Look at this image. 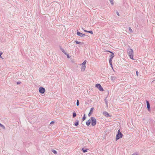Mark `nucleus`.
<instances>
[{"label":"nucleus","mask_w":155,"mask_h":155,"mask_svg":"<svg viewBox=\"0 0 155 155\" xmlns=\"http://www.w3.org/2000/svg\"><path fill=\"white\" fill-rule=\"evenodd\" d=\"M127 52L130 58L131 59L134 60L133 58L134 52L133 50L132 49L128 48L127 49Z\"/></svg>","instance_id":"nucleus-1"},{"label":"nucleus","mask_w":155,"mask_h":155,"mask_svg":"<svg viewBox=\"0 0 155 155\" xmlns=\"http://www.w3.org/2000/svg\"><path fill=\"white\" fill-rule=\"evenodd\" d=\"M123 134L121 132L120 130L119 129L118 130L117 133L116 134V137L115 138L116 141H117L119 139L122 138L123 137Z\"/></svg>","instance_id":"nucleus-2"},{"label":"nucleus","mask_w":155,"mask_h":155,"mask_svg":"<svg viewBox=\"0 0 155 155\" xmlns=\"http://www.w3.org/2000/svg\"><path fill=\"white\" fill-rule=\"evenodd\" d=\"M91 125L92 126H95L97 123V120L94 117H91Z\"/></svg>","instance_id":"nucleus-3"},{"label":"nucleus","mask_w":155,"mask_h":155,"mask_svg":"<svg viewBox=\"0 0 155 155\" xmlns=\"http://www.w3.org/2000/svg\"><path fill=\"white\" fill-rule=\"evenodd\" d=\"M95 87L98 88L99 90L101 91H104V90L103 88L101 86L100 84H96L95 85Z\"/></svg>","instance_id":"nucleus-4"},{"label":"nucleus","mask_w":155,"mask_h":155,"mask_svg":"<svg viewBox=\"0 0 155 155\" xmlns=\"http://www.w3.org/2000/svg\"><path fill=\"white\" fill-rule=\"evenodd\" d=\"M45 89L42 87H40L39 88V92L40 93L44 94L45 92Z\"/></svg>","instance_id":"nucleus-5"},{"label":"nucleus","mask_w":155,"mask_h":155,"mask_svg":"<svg viewBox=\"0 0 155 155\" xmlns=\"http://www.w3.org/2000/svg\"><path fill=\"white\" fill-rule=\"evenodd\" d=\"M146 102L147 104V110L149 111H150V104L149 101H146Z\"/></svg>","instance_id":"nucleus-6"},{"label":"nucleus","mask_w":155,"mask_h":155,"mask_svg":"<svg viewBox=\"0 0 155 155\" xmlns=\"http://www.w3.org/2000/svg\"><path fill=\"white\" fill-rule=\"evenodd\" d=\"M77 35L78 36H80L81 37H84L86 35L85 34H83L77 30Z\"/></svg>","instance_id":"nucleus-7"},{"label":"nucleus","mask_w":155,"mask_h":155,"mask_svg":"<svg viewBox=\"0 0 155 155\" xmlns=\"http://www.w3.org/2000/svg\"><path fill=\"white\" fill-rule=\"evenodd\" d=\"M110 53L111 54V55L110 56V58H109V60L112 61V59L114 57V54L112 52H110Z\"/></svg>","instance_id":"nucleus-8"},{"label":"nucleus","mask_w":155,"mask_h":155,"mask_svg":"<svg viewBox=\"0 0 155 155\" xmlns=\"http://www.w3.org/2000/svg\"><path fill=\"white\" fill-rule=\"evenodd\" d=\"M103 114L107 117H109L111 116L106 111H104L103 112Z\"/></svg>","instance_id":"nucleus-9"},{"label":"nucleus","mask_w":155,"mask_h":155,"mask_svg":"<svg viewBox=\"0 0 155 155\" xmlns=\"http://www.w3.org/2000/svg\"><path fill=\"white\" fill-rule=\"evenodd\" d=\"M94 109V107H92L90 109V112L88 114V116L89 117H90L91 116V114H92V113L93 112V110Z\"/></svg>","instance_id":"nucleus-10"},{"label":"nucleus","mask_w":155,"mask_h":155,"mask_svg":"<svg viewBox=\"0 0 155 155\" xmlns=\"http://www.w3.org/2000/svg\"><path fill=\"white\" fill-rule=\"evenodd\" d=\"M91 123V120L90 119H89L86 122V125L88 126L90 125Z\"/></svg>","instance_id":"nucleus-11"},{"label":"nucleus","mask_w":155,"mask_h":155,"mask_svg":"<svg viewBox=\"0 0 155 155\" xmlns=\"http://www.w3.org/2000/svg\"><path fill=\"white\" fill-rule=\"evenodd\" d=\"M60 48L63 53H64V54H66L67 52L65 51L63 48H62L61 46H60Z\"/></svg>","instance_id":"nucleus-12"},{"label":"nucleus","mask_w":155,"mask_h":155,"mask_svg":"<svg viewBox=\"0 0 155 155\" xmlns=\"http://www.w3.org/2000/svg\"><path fill=\"white\" fill-rule=\"evenodd\" d=\"M84 31L85 32L89 33L91 34H93V31L92 30L87 31V30H84Z\"/></svg>","instance_id":"nucleus-13"},{"label":"nucleus","mask_w":155,"mask_h":155,"mask_svg":"<svg viewBox=\"0 0 155 155\" xmlns=\"http://www.w3.org/2000/svg\"><path fill=\"white\" fill-rule=\"evenodd\" d=\"M82 67H81V71H84L85 70V69L86 66L85 65H82Z\"/></svg>","instance_id":"nucleus-14"},{"label":"nucleus","mask_w":155,"mask_h":155,"mask_svg":"<svg viewBox=\"0 0 155 155\" xmlns=\"http://www.w3.org/2000/svg\"><path fill=\"white\" fill-rule=\"evenodd\" d=\"M79 124V120H76L75 122L74 123V125L76 126H78Z\"/></svg>","instance_id":"nucleus-15"},{"label":"nucleus","mask_w":155,"mask_h":155,"mask_svg":"<svg viewBox=\"0 0 155 155\" xmlns=\"http://www.w3.org/2000/svg\"><path fill=\"white\" fill-rule=\"evenodd\" d=\"M112 61H111V60H109V64H110V65L111 66V68H112V69L114 71V70L113 68V65H112Z\"/></svg>","instance_id":"nucleus-16"},{"label":"nucleus","mask_w":155,"mask_h":155,"mask_svg":"<svg viewBox=\"0 0 155 155\" xmlns=\"http://www.w3.org/2000/svg\"><path fill=\"white\" fill-rule=\"evenodd\" d=\"M88 149H84V148H82L81 150L84 152V153H86L87 151V150Z\"/></svg>","instance_id":"nucleus-17"},{"label":"nucleus","mask_w":155,"mask_h":155,"mask_svg":"<svg viewBox=\"0 0 155 155\" xmlns=\"http://www.w3.org/2000/svg\"><path fill=\"white\" fill-rule=\"evenodd\" d=\"M116 78L114 76H111L110 79L112 81H114V80L116 79Z\"/></svg>","instance_id":"nucleus-18"},{"label":"nucleus","mask_w":155,"mask_h":155,"mask_svg":"<svg viewBox=\"0 0 155 155\" xmlns=\"http://www.w3.org/2000/svg\"><path fill=\"white\" fill-rule=\"evenodd\" d=\"M77 116V114L75 112V111H74L72 113V117L73 118H74L75 117H76Z\"/></svg>","instance_id":"nucleus-19"},{"label":"nucleus","mask_w":155,"mask_h":155,"mask_svg":"<svg viewBox=\"0 0 155 155\" xmlns=\"http://www.w3.org/2000/svg\"><path fill=\"white\" fill-rule=\"evenodd\" d=\"M75 42L76 44H81V45H82L84 44L83 43L77 41H75Z\"/></svg>","instance_id":"nucleus-20"},{"label":"nucleus","mask_w":155,"mask_h":155,"mask_svg":"<svg viewBox=\"0 0 155 155\" xmlns=\"http://www.w3.org/2000/svg\"><path fill=\"white\" fill-rule=\"evenodd\" d=\"M51 151L55 154H56L57 153V151L54 150L52 149L51 150Z\"/></svg>","instance_id":"nucleus-21"},{"label":"nucleus","mask_w":155,"mask_h":155,"mask_svg":"<svg viewBox=\"0 0 155 155\" xmlns=\"http://www.w3.org/2000/svg\"><path fill=\"white\" fill-rule=\"evenodd\" d=\"M86 117L85 116V114H84L83 115V117H82V121H84L86 119Z\"/></svg>","instance_id":"nucleus-22"},{"label":"nucleus","mask_w":155,"mask_h":155,"mask_svg":"<svg viewBox=\"0 0 155 155\" xmlns=\"http://www.w3.org/2000/svg\"><path fill=\"white\" fill-rule=\"evenodd\" d=\"M129 31L130 32V33H133V31L130 27H129Z\"/></svg>","instance_id":"nucleus-23"},{"label":"nucleus","mask_w":155,"mask_h":155,"mask_svg":"<svg viewBox=\"0 0 155 155\" xmlns=\"http://www.w3.org/2000/svg\"><path fill=\"white\" fill-rule=\"evenodd\" d=\"M0 127H2L3 129H5V127L2 124L0 123Z\"/></svg>","instance_id":"nucleus-24"},{"label":"nucleus","mask_w":155,"mask_h":155,"mask_svg":"<svg viewBox=\"0 0 155 155\" xmlns=\"http://www.w3.org/2000/svg\"><path fill=\"white\" fill-rule=\"evenodd\" d=\"M107 96L104 99V101L105 103H108V101L107 99Z\"/></svg>","instance_id":"nucleus-25"},{"label":"nucleus","mask_w":155,"mask_h":155,"mask_svg":"<svg viewBox=\"0 0 155 155\" xmlns=\"http://www.w3.org/2000/svg\"><path fill=\"white\" fill-rule=\"evenodd\" d=\"M110 2V3L112 5H114V2L113 0H109Z\"/></svg>","instance_id":"nucleus-26"},{"label":"nucleus","mask_w":155,"mask_h":155,"mask_svg":"<svg viewBox=\"0 0 155 155\" xmlns=\"http://www.w3.org/2000/svg\"><path fill=\"white\" fill-rule=\"evenodd\" d=\"M87 61L85 60L82 63V65H85L86 64V63Z\"/></svg>","instance_id":"nucleus-27"},{"label":"nucleus","mask_w":155,"mask_h":155,"mask_svg":"<svg viewBox=\"0 0 155 155\" xmlns=\"http://www.w3.org/2000/svg\"><path fill=\"white\" fill-rule=\"evenodd\" d=\"M65 55H66L67 56V57L68 58H70V56L68 54L66 53V54H65Z\"/></svg>","instance_id":"nucleus-28"},{"label":"nucleus","mask_w":155,"mask_h":155,"mask_svg":"<svg viewBox=\"0 0 155 155\" xmlns=\"http://www.w3.org/2000/svg\"><path fill=\"white\" fill-rule=\"evenodd\" d=\"M132 155H139L138 153L137 152H135Z\"/></svg>","instance_id":"nucleus-29"},{"label":"nucleus","mask_w":155,"mask_h":155,"mask_svg":"<svg viewBox=\"0 0 155 155\" xmlns=\"http://www.w3.org/2000/svg\"><path fill=\"white\" fill-rule=\"evenodd\" d=\"M76 105L77 106L79 105V101L78 100H77V101Z\"/></svg>","instance_id":"nucleus-30"},{"label":"nucleus","mask_w":155,"mask_h":155,"mask_svg":"<svg viewBox=\"0 0 155 155\" xmlns=\"http://www.w3.org/2000/svg\"><path fill=\"white\" fill-rule=\"evenodd\" d=\"M2 54H3V53L2 52L0 51V58H2L1 55Z\"/></svg>","instance_id":"nucleus-31"},{"label":"nucleus","mask_w":155,"mask_h":155,"mask_svg":"<svg viewBox=\"0 0 155 155\" xmlns=\"http://www.w3.org/2000/svg\"><path fill=\"white\" fill-rule=\"evenodd\" d=\"M54 123V121H51L50 123V124H53Z\"/></svg>","instance_id":"nucleus-32"},{"label":"nucleus","mask_w":155,"mask_h":155,"mask_svg":"<svg viewBox=\"0 0 155 155\" xmlns=\"http://www.w3.org/2000/svg\"><path fill=\"white\" fill-rule=\"evenodd\" d=\"M116 13H117V15L118 16H119V15H120L119 14V12H118L117 11V12H116Z\"/></svg>","instance_id":"nucleus-33"},{"label":"nucleus","mask_w":155,"mask_h":155,"mask_svg":"<svg viewBox=\"0 0 155 155\" xmlns=\"http://www.w3.org/2000/svg\"><path fill=\"white\" fill-rule=\"evenodd\" d=\"M138 73H139L138 71H136V74H137V76H138Z\"/></svg>","instance_id":"nucleus-34"},{"label":"nucleus","mask_w":155,"mask_h":155,"mask_svg":"<svg viewBox=\"0 0 155 155\" xmlns=\"http://www.w3.org/2000/svg\"><path fill=\"white\" fill-rule=\"evenodd\" d=\"M20 83H21V82H20V81H19V82H17V84H20Z\"/></svg>","instance_id":"nucleus-35"},{"label":"nucleus","mask_w":155,"mask_h":155,"mask_svg":"<svg viewBox=\"0 0 155 155\" xmlns=\"http://www.w3.org/2000/svg\"><path fill=\"white\" fill-rule=\"evenodd\" d=\"M105 104H106V107H108V103H105Z\"/></svg>","instance_id":"nucleus-36"},{"label":"nucleus","mask_w":155,"mask_h":155,"mask_svg":"<svg viewBox=\"0 0 155 155\" xmlns=\"http://www.w3.org/2000/svg\"><path fill=\"white\" fill-rule=\"evenodd\" d=\"M105 52H111V51H108V50H106L105 51Z\"/></svg>","instance_id":"nucleus-37"}]
</instances>
